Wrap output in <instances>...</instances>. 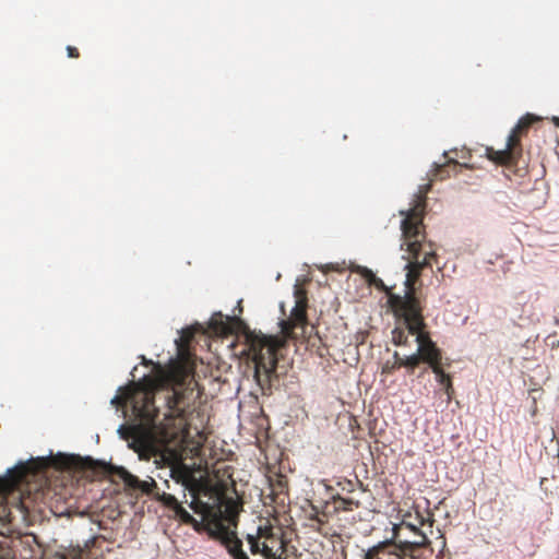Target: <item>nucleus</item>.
I'll list each match as a JSON object with an SVG mask.
<instances>
[{
  "label": "nucleus",
  "instance_id": "obj_1",
  "mask_svg": "<svg viewBox=\"0 0 559 559\" xmlns=\"http://www.w3.org/2000/svg\"><path fill=\"white\" fill-rule=\"evenodd\" d=\"M423 211L424 200L418 197L411 209L400 212L403 216L401 228L404 238L401 248L407 253L403 255V259L407 261L404 266L406 290L404 296L394 294L389 296V304L396 317V325L391 332L392 343L402 348H408L412 343H416L415 352L419 350L421 343L432 342L429 333L425 330L424 319L413 296V285L419 276L420 270L429 263V259L433 254L430 250H423L424 236L420 233Z\"/></svg>",
  "mask_w": 559,
  "mask_h": 559
},
{
  "label": "nucleus",
  "instance_id": "obj_2",
  "mask_svg": "<svg viewBox=\"0 0 559 559\" xmlns=\"http://www.w3.org/2000/svg\"><path fill=\"white\" fill-rule=\"evenodd\" d=\"M165 381L164 377L150 380L145 388H121L119 393L111 400L110 404H130L133 414L140 418L136 426L126 427L120 425L118 435L129 441V448L133 449L140 459H148L160 450V448L175 440L183 429V419L179 412L174 411L179 396L173 393L167 397L168 412L164 415V421L156 423L157 408L154 404L153 390L157 389Z\"/></svg>",
  "mask_w": 559,
  "mask_h": 559
},
{
  "label": "nucleus",
  "instance_id": "obj_3",
  "mask_svg": "<svg viewBox=\"0 0 559 559\" xmlns=\"http://www.w3.org/2000/svg\"><path fill=\"white\" fill-rule=\"evenodd\" d=\"M183 485L192 498L190 508L202 516L209 534L219 539L234 559H249L236 535L239 504L231 499L225 500L195 480L183 479Z\"/></svg>",
  "mask_w": 559,
  "mask_h": 559
},
{
  "label": "nucleus",
  "instance_id": "obj_4",
  "mask_svg": "<svg viewBox=\"0 0 559 559\" xmlns=\"http://www.w3.org/2000/svg\"><path fill=\"white\" fill-rule=\"evenodd\" d=\"M306 322V301L298 297L290 310L288 320L280 322L281 332L284 336L267 335L259 331H251L245 328L243 337L248 347L249 356L254 362L253 378L257 384L263 390L269 385L275 372L277 357L276 352L286 343V336L294 326Z\"/></svg>",
  "mask_w": 559,
  "mask_h": 559
},
{
  "label": "nucleus",
  "instance_id": "obj_5",
  "mask_svg": "<svg viewBox=\"0 0 559 559\" xmlns=\"http://www.w3.org/2000/svg\"><path fill=\"white\" fill-rule=\"evenodd\" d=\"M399 366H404L408 370L415 369L420 362H426L435 374L436 381L443 388L447 400L452 397V381L448 373L440 366L441 353L433 342H424L420 344L418 352L408 355H401L399 350L393 353Z\"/></svg>",
  "mask_w": 559,
  "mask_h": 559
},
{
  "label": "nucleus",
  "instance_id": "obj_6",
  "mask_svg": "<svg viewBox=\"0 0 559 559\" xmlns=\"http://www.w3.org/2000/svg\"><path fill=\"white\" fill-rule=\"evenodd\" d=\"M247 540L252 554H261L264 559H281L277 551L283 543L275 535L272 526H259L255 534L247 535Z\"/></svg>",
  "mask_w": 559,
  "mask_h": 559
},
{
  "label": "nucleus",
  "instance_id": "obj_7",
  "mask_svg": "<svg viewBox=\"0 0 559 559\" xmlns=\"http://www.w3.org/2000/svg\"><path fill=\"white\" fill-rule=\"evenodd\" d=\"M405 559L406 556L404 551L400 547L399 539H386L378 543L377 545L370 547L364 559Z\"/></svg>",
  "mask_w": 559,
  "mask_h": 559
},
{
  "label": "nucleus",
  "instance_id": "obj_8",
  "mask_svg": "<svg viewBox=\"0 0 559 559\" xmlns=\"http://www.w3.org/2000/svg\"><path fill=\"white\" fill-rule=\"evenodd\" d=\"M117 476L121 478V480L126 484V486L132 489H140L142 492H150L152 488L156 485L155 480L152 477H148L146 480H140L136 476L132 475L122 466H117L114 468Z\"/></svg>",
  "mask_w": 559,
  "mask_h": 559
},
{
  "label": "nucleus",
  "instance_id": "obj_9",
  "mask_svg": "<svg viewBox=\"0 0 559 559\" xmlns=\"http://www.w3.org/2000/svg\"><path fill=\"white\" fill-rule=\"evenodd\" d=\"M538 118L533 116V115H526L525 117L521 118L518 123L515 124V127L513 128V130L511 131V133L509 134L508 136V140H507V145H506V148L500 152V154L502 155L501 156V159H506V158H509L510 157V151H511V147L516 143L518 139H516V133L524 127L528 126L530 123H532L533 121L537 120Z\"/></svg>",
  "mask_w": 559,
  "mask_h": 559
},
{
  "label": "nucleus",
  "instance_id": "obj_10",
  "mask_svg": "<svg viewBox=\"0 0 559 559\" xmlns=\"http://www.w3.org/2000/svg\"><path fill=\"white\" fill-rule=\"evenodd\" d=\"M411 516L409 513H405L402 515V520H401V523H397V524H394L393 527H392V531H393V539H402L401 538V531L403 528H407L412 533H417L419 532L418 530V526L423 524V519L417 516L416 520L413 522V521H408L407 518Z\"/></svg>",
  "mask_w": 559,
  "mask_h": 559
},
{
  "label": "nucleus",
  "instance_id": "obj_11",
  "mask_svg": "<svg viewBox=\"0 0 559 559\" xmlns=\"http://www.w3.org/2000/svg\"><path fill=\"white\" fill-rule=\"evenodd\" d=\"M399 542L401 549L404 551V555L406 557H412L414 548L427 545L428 539L426 535L419 531L414 533V537L412 539L405 538L399 539Z\"/></svg>",
  "mask_w": 559,
  "mask_h": 559
},
{
  "label": "nucleus",
  "instance_id": "obj_12",
  "mask_svg": "<svg viewBox=\"0 0 559 559\" xmlns=\"http://www.w3.org/2000/svg\"><path fill=\"white\" fill-rule=\"evenodd\" d=\"M29 468L31 467L28 466V464L21 463L16 465L14 468L8 469L9 479L7 480V486H13L15 483H17L19 479L23 476V474Z\"/></svg>",
  "mask_w": 559,
  "mask_h": 559
},
{
  "label": "nucleus",
  "instance_id": "obj_13",
  "mask_svg": "<svg viewBox=\"0 0 559 559\" xmlns=\"http://www.w3.org/2000/svg\"><path fill=\"white\" fill-rule=\"evenodd\" d=\"M360 273L370 284L384 288L382 281L379 280L371 270L367 267H360Z\"/></svg>",
  "mask_w": 559,
  "mask_h": 559
},
{
  "label": "nucleus",
  "instance_id": "obj_14",
  "mask_svg": "<svg viewBox=\"0 0 559 559\" xmlns=\"http://www.w3.org/2000/svg\"><path fill=\"white\" fill-rule=\"evenodd\" d=\"M158 500L164 503L166 507L173 509L174 511L177 509V507L180 504L175 496L170 493L163 492L158 496Z\"/></svg>",
  "mask_w": 559,
  "mask_h": 559
},
{
  "label": "nucleus",
  "instance_id": "obj_15",
  "mask_svg": "<svg viewBox=\"0 0 559 559\" xmlns=\"http://www.w3.org/2000/svg\"><path fill=\"white\" fill-rule=\"evenodd\" d=\"M174 512L182 522L189 524H197L195 519L186 509H183L181 504H179Z\"/></svg>",
  "mask_w": 559,
  "mask_h": 559
},
{
  "label": "nucleus",
  "instance_id": "obj_16",
  "mask_svg": "<svg viewBox=\"0 0 559 559\" xmlns=\"http://www.w3.org/2000/svg\"><path fill=\"white\" fill-rule=\"evenodd\" d=\"M241 299L238 300V305L236 307V309L234 310V319L239 323V324H243L242 321L239 319V314L242 312V308H241Z\"/></svg>",
  "mask_w": 559,
  "mask_h": 559
},
{
  "label": "nucleus",
  "instance_id": "obj_17",
  "mask_svg": "<svg viewBox=\"0 0 559 559\" xmlns=\"http://www.w3.org/2000/svg\"><path fill=\"white\" fill-rule=\"evenodd\" d=\"M396 367H397V368H400L401 366H399V365L396 364V359L394 358V362H393L392 365H389V362H386L385 365H383V367H382V371H383V372H390V371H392V370H393L394 368H396Z\"/></svg>",
  "mask_w": 559,
  "mask_h": 559
},
{
  "label": "nucleus",
  "instance_id": "obj_18",
  "mask_svg": "<svg viewBox=\"0 0 559 559\" xmlns=\"http://www.w3.org/2000/svg\"><path fill=\"white\" fill-rule=\"evenodd\" d=\"M192 334H193V333H192V331H191V330H189V329H188V330H186V331H183V332H182V340H183V341H188V340L192 336Z\"/></svg>",
  "mask_w": 559,
  "mask_h": 559
},
{
  "label": "nucleus",
  "instance_id": "obj_19",
  "mask_svg": "<svg viewBox=\"0 0 559 559\" xmlns=\"http://www.w3.org/2000/svg\"><path fill=\"white\" fill-rule=\"evenodd\" d=\"M67 52H68V56H69V57H74V56H76V55H75V48H74V47H72V46H68V47H67Z\"/></svg>",
  "mask_w": 559,
  "mask_h": 559
},
{
  "label": "nucleus",
  "instance_id": "obj_20",
  "mask_svg": "<svg viewBox=\"0 0 559 559\" xmlns=\"http://www.w3.org/2000/svg\"><path fill=\"white\" fill-rule=\"evenodd\" d=\"M554 122H555L557 126H559V118L555 117V118H554Z\"/></svg>",
  "mask_w": 559,
  "mask_h": 559
}]
</instances>
